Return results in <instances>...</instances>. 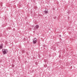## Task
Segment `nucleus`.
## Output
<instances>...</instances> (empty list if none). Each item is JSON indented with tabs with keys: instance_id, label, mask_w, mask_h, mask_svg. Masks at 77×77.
<instances>
[{
	"instance_id": "f257e3e1",
	"label": "nucleus",
	"mask_w": 77,
	"mask_h": 77,
	"mask_svg": "<svg viewBox=\"0 0 77 77\" xmlns=\"http://www.w3.org/2000/svg\"><path fill=\"white\" fill-rule=\"evenodd\" d=\"M2 53L4 54H7L8 51V50L7 49H2Z\"/></svg>"
},
{
	"instance_id": "f03ea898",
	"label": "nucleus",
	"mask_w": 77,
	"mask_h": 77,
	"mask_svg": "<svg viewBox=\"0 0 77 77\" xmlns=\"http://www.w3.org/2000/svg\"><path fill=\"white\" fill-rule=\"evenodd\" d=\"M32 42L33 44H35L37 42V39H36V38H34V39H33Z\"/></svg>"
},
{
	"instance_id": "7ed1b4c3",
	"label": "nucleus",
	"mask_w": 77,
	"mask_h": 77,
	"mask_svg": "<svg viewBox=\"0 0 77 77\" xmlns=\"http://www.w3.org/2000/svg\"><path fill=\"white\" fill-rule=\"evenodd\" d=\"M35 27L34 28H33V29L34 30H36L39 28V26L38 25H36V26H35Z\"/></svg>"
},
{
	"instance_id": "20e7f679",
	"label": "nucleus",
	"mask_w": 77,
	"mask_h": 77,
	"mask_svg": "<svg viewBox=\"0 0 77 77\" xmlns=\"http://www.w3.org/2000/svg\"><path fill=\"white\" fill-rule=\"evenodd\" d=\"M44 12L45 14H48V9H47L46 10V9H45V10L44 11Z\"/></svg>"
},
{
	"instance_id": "39448f33",
	"label": "nucleus",
	"mask_w": 77,
	"mask_h": 77,
	"mask_svg": "<svg viewBox=\"0 0 77 77\" xmlns=\"http://www.w3.org/2000/svg\"><path fill=\"white\" fill-rule=\"evenodd\" d=\"M3 43H2L0 45V50L1 49H2V48H3Z\"/></svg>"
},
{
	"instance_id": "423d86ee",
	"label": "nucleus",
	"mask_w": 77,
	"mask_h": 77,
	"mask_svg": "<svg viewBox=\"0 0 77 77\" xmlns=\"http://www.w3.org/2000/svg\"><path fill=\"white\" fill-rule=\"evenodd\" d=\"M67 12L69 14V11H67Z\"/></svg>"
},
{
	"instance_id": "0eeeda50",
	"label": "nucleus",
	"mask_w": 77,
	"mask_h": 77,
	"mask_svg": "<svg viewBox=\"0 0 77 77\" xmlns=\"http://www.w3.org/2000/svg\"><path fill=\"white\" fill-rule=\"evenodd\" d=\"M54 19H56V17H54Z\"/></svg>"
},
{
	"instance_id": "6e6552de",
	"label": "nucleus",
	"mask_w": 77,
	"mask_h": 77,
	"mask_svg": "<svg viewBox=\"0 0 77 77\" xmlns=\"http://www.w3.org/2000/svg\"><path fill=\"white\" fill-rule=\"evenodd\" d=\"M12 67H13H13H14V65H12Z\"/></svg>"
}]
</instances>
